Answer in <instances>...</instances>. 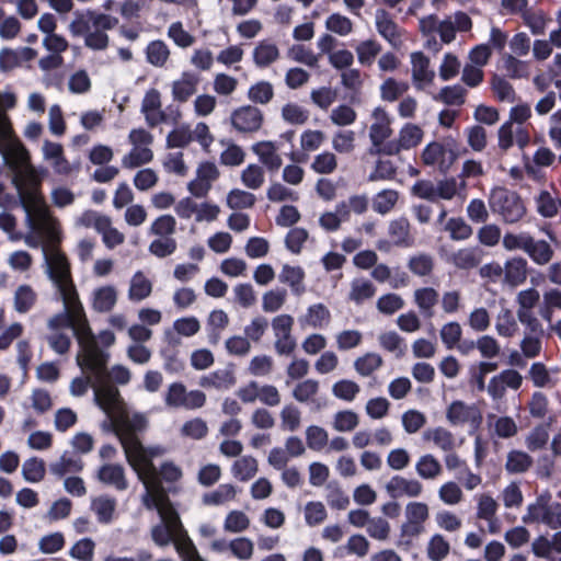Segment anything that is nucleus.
I'll return each mask as SVG.
<instances>
[{"instance_id": "9b49d317", "label": "nucleus", "mask_w": 561, "mask_h": 561, "mask_svg": "<svg viewBox=\"0 0 561 561\" xmlns=\"http://www.w3.org/2000/svg\"><path fill=\"white\" fill-rule=\"evenodd\" d=\"M206 403V394L201 390L187 391L182 382H173L164 392V404L168 409H201Z\"/></svg>"}, {"instance_id": "393cba45", "label": "nucleus", "mask_w": 561, "mask_h": 561, "mask_svg": "<svg viewBox=\"0 0 561 561\" xmlns=\"http://www.w3.org/2000/svg\"><path fill=\"white\" fill-rule=\"evenodd\" d=\"M43 159L47 161L55 173L68 175L72 172V167L65 156L61 144L45 139L42 145Z\"/></svg>"}, {"instance_id": "58836bf2", "label": "nucleus", "mask_w": 561, "mask_h": 561, "mask_svg": "<svg viewBox=\"0 0 561 561\" xmlns=\"http://www.w3.org/2000/svg\"><path fill=\"white\" fill-rule=\"evenodd\" d=\"M37 293L27 284L19 285L13 293V309L18 313H26L36 305Z\"/></svg>"}, {"instance_id": "a878e982", "label": "nucleus", "mask_w": 561, "mask_h": 561, "mask_svg": "<svg viewBox=\"0 0 561 561\" xmlns=\"http://www.w3.org/2000/svg\"><path fill=\"white\" fill-rule=\"evenodd\" d=\"M140 112L145 116L148 126L156 127L165 121L162 110L161 93L157 89H149L141 101Z\"/></svg>"}, {"instance_id": "ea45409f", "label": "nucleus", "mask_w": 561, "mask_h": 561, "mask_svg": "<svg viewBox=\"0 0 561 561\" xmlns=\"http://www.w3.org/2000/svg\"><path fill=\"white\" fill-rule=\"evenodd\" d=\"M259 471V461L253 456L247 455L238 458L231 466V474L241 482L253 479Z\"/></svg>"}, {"instance_id": "13d9d810", "label": "nucleus", "mask_w": 561, "mask_h": 561, "mask_svg": "<svg viewBox=\"0 0 561 561\" xmlns=\"http://www.w3.org/2000/svg\"><path fill=\"white\" fill-rule=\"evenodd\" d=\"M237 382L236 376L230 369L217 370L201 381L203 387H214L216 389H230Z\"/></svg>"}, {"instance_id": "423d86ee", "label": "nucleus", "mask_w": 561, "mask_h": 561, "mask_svg": "<svg viewBox=\"0 0 561 561\" xmlns=\"http://www.w3.org/2000/svg\"><path fill=\"white\" fill-rule=\"evenodd\" d=\"M148 426V417L140 412L129 413L125 409L111 422H104L103 428L113 432L118 438L124 451L139 442L138 432Z\"/></svg>"}, {"instance_id": "8fccbe9b", "label": "nucleus", "mask_w": 561, "mask_h": 561, "mask_svg": "<svg viewBox=\"0 0 561 561\" xmlns=\"http://www.w3.org/2000/svg\"><path fill=\"white\" fill-rule=\"evenodd\" d=\"M237 488L231 483L220 484L216 490L204 494L203 503L206 505H224L234 501Z\"/></svg>"}, {"instance_id": "052dcab7", "label": "nucleus", "mask_w": 561, "mask_h": 561, "mask_svg": "<svg viewBox=\"0 0 561 561\" xmlns=\"http://www.w3.org/2000/svg\"><path fill=\"white\" fill-rule=\"evenodd\" d=\"M355 51L357 60L362 66H371L381 51V45L376 39L370 38L360 42L355 47Z\"/></svg>"}, {"instance_id": "2eb2a0df", "label": "nucleus", "mask_w": 561, "mask_h": 561, "mask_svg": "<svg viewBox=\"0 0 561 561\" xmlns=\"http://www.w3.org/2000/svg\"><path fill=\"white\" fill-rule=\"evenodd\" d=\"M405 520L400 527L402 537H417L425 530L430 518V506L425 502L411 501L404 507Z\"/></svg>"}, {"instance_id": "ddd939ff", "label": "nucleus", "mask_w": 561, "mask_h": 561, "mask_svg": "<svg viewBox=\"0 0 561 561\" xmlns=\"http://www.w3.org/2000/svg\"><path fill=\"white\" fill-rule=\"evenodd\" d=\"M274 348L280 356H289L296 350L297 343L293 335L294 318L290 314H278L272 320Z\"/></svg>"}, {"instance_id": "6ab92c4d", "label": "nucleus", "mask_w": 561, "mask_h": 561, "mask_svg": "<svg viewBox=\"0 0 561 561\" xmlns=\"http://www.w3.org/2000/svg\"><path fill=\"white\" fill-rule=\"evenodd\" d=\"M263 113L252 105H243L236 108L230 115L232 127L242 134L257 131L263 125Z\"/></svg>"}, {"instance_id": "a18cd8bd", "label": "nucleus", "mask_w": 561, "mask_h": 561, "mask_svg": "<svg viewBox=\"0 0 561 561\" xmlns=\"http://www.w3.org/2000/svg\"><path fill=\"white\" fill-rule=\"evenodd\" d=\"M278 279L280 283L287 284L297 295L305 291V271L300 266L283 265Z\"/></svg>"}, {"instance_id": "774afa93", "label": "nucleus", "mask_w": 561, "mask_h": 561, "mask_svg": "<svg viewBox=\"0 0 561 561\" xmlns=\"http://www.w3.org/2000/svg\"><path fill=\"white\" fill-rule=\"evenodd\" d=\"M554 309L561 310V290L552 288L543 293L539 313L543 320L550 323Z\"/></svg>"}, {"instance_id": "c03bdc74", "label": "nucleus", "mask_w": 561, "mask_h": 561, "mask_svg": "<svg viewBox=\"0 0 561 561\" xmlns=\"http://www.w3.org/2000/svg\"><path fill=\"white\" fill-rule=\"evenodd\" d=\"M439 294L433 287H421L414 290L413 300L421 313L433 316L434 307L438 302Z\"/></svg>"}, {"instance_id": "f03ea898", "label": "nucleus", "mask_w": 561, "mask_h": 561, "mask_svg": "<svg viewBox=\"0 0 561 561\" xmlns=\"http://www.w3.org/2000/svg\"><path fill=\"white\" fill-rule=\"evenodd\" d=\"M46 325L48 332L45 340L58 355H66L70 351L71 337L66 330L71 329L80 346L77 354L79 367L92 369L100 376L108 354L99 346L90 328L84 307H64V312L51 316Z\"/></svg>"}, {"instance_id": "412c9836", "label": "nucleus", "mask_w": 561, "mask_h": 561, "mask_svg": "<svg viewBox=\"0 0 561 561\" xmlns=\"http://www.w3.org/2000/svg\"><path fill=\"white\" fill-rule=\"evenodd\" d=\"M411 79L417 91L433 84L435 71L431 67L430 58L422 51H413L410 55Z\"/></svg>"}, {"instance_id": "cd10ccee", "label": "nucleus", "mask_w": 561, "mask_h": 561, "mask_svg": "<svg viewBox=\"0 0 561 561\" xmlns=\"http://www.w3.org/2000/svg\"><path fill=\"white\" fill-rule=\"evenodd\" d=\"M252 152L257 157L259 161L270 172L279 170L283 165L282 156L278 152V146L271 140H261L251 146Z\"/></svg>"}, {"instance_id": "37998d69", "label": "nucleus", "mask_w": 561, "mask_h": 561, "mask_svg": "<svg viewBox=\"0 0 561 561\" xmlns=\"http://www.w3.org/2000/svg\"><path fill=\"white\" fill-rule=\"evenodd\" d=\"M527 278V261L523 257H513L504 265V279L512 286L523 284Z\"/></svg>"}, {"instance_id": "dca6fc26", "label": "nucleus", "mask_w": 561, "mask_h": 561, "mask_svg": "<svg viewBox=\"0 0 561 561\" xmlns=\"http://www.w3.org/2000/svg\"><path fill=\"white\" fill-rule=\"evenodd\" d=\"M446 419L453 426H469L476 430L482 422V414L477 405L457 400L447 408Z\"/></svg>"}, {"instance_id": "7ed1b4c3", "label": "nucleus", "mask_w": 561, "mask_h": 561, "mask_svg": "<svg viewBox=\"0 0 561 561\" xmlns=\"http://www.w3.org/2000/svg\"><path fill=\"white\" fill-rule=\"evenodd\" d=\"M0 153L12 171V184L18 192L27 221L34 222L36 218H43L49 207L41 191L43 176L31 163L28 150L16 137L2 145Z\"/></svg>"}, {"instance_id": "1a4fd4ad", "label": "nucleus", "mask_w": 561, "mask_h": 561, "mask_svg": "<svg viewBox=\"0 0 561 561\" xmlns=\"http://www.w3.org/2000/svg\"><path fill=\"white\" fill-rule=\"evenodd\" d=\"M128 142L131 146L129 152L122 158V167L125 169H136L148 164L153 160V135L145 128H133L128 134Z\"/></svg>"}, {"instance_id": "a19ab883", "label": "nucleus", "mask_w": 561, "mask_h": 561, "mask_svg": "<svg viewBox=\"0 0 561 561\" xmlns=\"http://www.w3.org/2000/svg\"><path fill=\"white\" fill-rule=\"evenodd\" d=\"M423 438L432 442L444 453L453 451L456 447V438L454 434L442 426L426 430L423 433Z\"/></svg>"}, {"instance_id": "864d4df0", "label": "nucleus", "mask_w": 561, "mask_h": 561, "mask_svg": "<svg viewBox=\"0 0 561 561\" xmlns=\"http://www.w3.org/2000/svg\"><path fill=\"white\" fill-rule=\"evenodd\" d=\"M526 254L538 265L548 264L553 257V250L545 240H535L531 238Z\"/></svg>"}, {"instance_id": "0e129e2a", "label": "nucleus", "mask_w": 561, "mask_h": 561, "mask_svg": "<svg viewBox=\"0 0 561 561\" xmlns=\"http://www.w3.org/2000/svg\"><path fill=\"white\" fill-rule=\"evenodd\" d=\"M306 443L310 450L322 451L329 444V433L319 425H310L306 428Z\"/></svg>"}, {"instance_id": "f3484780", "label": "nucleus", "mask_w": 561, "mask_h": 561, "mask_svg": "<svg viewBox=\"0 0 561 561\" xmlns=\"http://www.w3.org/2000/svg\"><path fill=\"white\" fill-rule=\"evenodd\" d=\"M219 175L220 171L214 162H202L196 169L195 178L187 183V191L196 198L206 197Z\"/></svg>"}, {"instance_id": "f257e3e1", "label": "nucleus", "mask_w": 561, "mask_h": 561, "mask_svg": "<svg viewBox=\"0 0 561 561\" xmlns=\"http://www.w3.org/2000/svg\"><path fill=\"white\" fill-rule=\"evenodd\" d=\"M27 228L24 243L30 248H41L48 278L54 285L58 298L64 307H83L77 287L73 283L70 264L66 255L58 249L61 241V228L57 217L50 209L45 215L28 222L24 218Z\"/></svg>"}, {"instance_id": "49530a36", "label": "nucleus", "mask_w": 561, "mask_h": 561, "mask_svg": "<svg viewBox=\"0 0 561 561\" xmlns=\"http://www.w3.org/2000/svg\"><path fill=\"white\" fill-rule=\"evenodd\" d=\"M176 224V219L173 215L163 214L151 221L147 232L151 237L174 238Z\"/></svg>"}, {"instance_id": "9d476101", "label": "nucleus", "mask_w": 561, "mask_h": 561, "mask_svg": "<svg viewBox=\"0 0 561 561\" xmlns=\"http://www.w3.org/2000/svg\"><path fill=\"white\" fill-rule=\"evenodd\" d=\"M489 205L494 213L508 224L517 222L525 214V207L519 196L503 187L492 190Z\"/></svg>"}, {"instance_id": "4468645a", "label": "nucleus", "mask_w": 561, "mask_h": 561, "mask_svg": "<svg viewBox=\"0 0 561 561\" xmlns=\"http://www.w3.org/2000/svg\"><path fill=\"white\" fill-rule=\"evenodd\" d=\"M424 138L423 128L414 123L403 124L396 138L383 146L382 153L388 156L399 154L401 151H408L416 148Z\"/></svg>"}, {"instance_id": "338daca9", "label": "nucleus", "mask_w": 561, "mask_h": 561, "mask_svg": "<svg viewBox=\"0 0 561 561\" xmlns=\"http://www.w3.org/2000/svg\"><path fill=\"white\" fill-rule=\"evenodd\" d=\"M45 462L37 457L28 458L22 465V476L27 482H41L45 477Z\"/></svg>"}, {"instance_id": "6e6d98bb", "label": "nucleus", "mask_w": 561, "mask_h": 561, "mask_svg": "<svg viewBox=\"0 0 561 561\" xmlns=\"http://www.w3.org/2000/svg\"><path fill=\"white\" fill-rule=\"evenodd\" d=\"M450 552V543L440 534H434L426 545V556L431 561H443Z\"/></svg>"}, {"instance_id": "f704fd0d", "label": "nucleus", "mask_w": 561, "mask_h": 561, "mask_svg": "<svg viewBox=\"0 0 561 561\" xmlns=\"http://www.w3.org/2000/svg\"><path fill=\"white\" fill-rule=\"evenodd\" d=\"M279 57L280 51L278 46L270 39L260 41L252 51V60L259 68L271 66L276 62Z\"/></svg>"}, {"instance_id": "5701e85b", "label": "nucleus", "mask_w": 561, "mask_h": 561, "mask_svg": "<svg viewBox=\"0 0 561 561\" xmlns=\"http://www.w3.org/2000/svg\"><path fill=\"white\" fill-rule=\"evenodd\" d=\"M523 383V376L515 369H504L493 376L486 391L493 400H501L506 393V389L518 390Z\"/></svg>"}, {"instance_id": "603ef678", "label": "nucleus", "mask_w": 561, "mask_h": 561, "mask_svg": "<svg viewBox=\"0 0 561 561\" xmlns=\"http://www.w3.org/2000/svg\"><path fill=\"white\" fill-rule=\"evenodd\" d=\"M241 183L249 190H260L265 183L263 167L256 163L248 164L240 174Z\"/></svg>"}, {"instance_id": "09e8293b", "label": "nucleus", "mask_w": 561, "mask_h": 561, "mask_svg": "<svg viewBox=\"0 0 561 561\" xmlns=\"http://www.w3.org/2000/svg\"><path fill=\"white\" fill-rule=\"evenodd\" d=\"M383 365L382 357L375 352H367L354 360V369L362 377H369Z\"/></svg>"}, {"instance_id": "de8ad7c7", "label": "nucleus", "mask_w": 561, "mask_h": 561, "mask_svg": "<svg viewBox=\"0 0 561 561\" xmlns=\"http://www.w3.org/2000/svg\"><path fill=\"white\" fill-rule=\"evenodd\" d=\"M91 510L100 523L108 524L115 514L116 500L108 495L96 496L91 502Z\"/></svg>"}, {"instance_id": "2f4dec72", "label": "nucleus", "mask_w": 561, "mask_h": 561, "mask_svg": "<svg viewBox=\"0 0 561 561\" xmlns=\"http://www.w3.org/2000/svg\"><path fill=\"white\" fill-rule=\"evenodd\" d=\"M331 322V312L323 304H314L308 307L306 313L299 318L302 329H323Z\"/></svg>"}, {"instance_id": "aec40b11", "label": "nucleus", "mask_w": 561, "mask_h": 561, "mask_svg": "<svg viewBox=\"0 0 561 561\" xmlns=\"http://www.w3.org/2000/svg\"><path fill=\"white\" fill-rule=\"evenodd\" d=\"M457 158V152L453 148L436 141L427 144L421 154L424 164L437 167L442 172L448 171Z\"/></svg>"}, {"instance_id": "4be33fe9", "label": "nucleus", "mask_w": 561, "mask_h": 561, "mask_svg": "<svg viewBox=\"0 0 561 561\" xmlns=\"http://www.w3.org/2000/svg\"><path fill=\"white\" fill-rule=\"evenodd\" d=\"M385 490L392 499L398 497H420L424 492L423 483L416 478L405 476H393L386 483Z\"/></svg>"}, {"instance_id": "bf43d9fd", "label": "nucleus", "mask_w": 561, "mask_h": 561, "mask_svg": "<svg viewBox=\"0 0 561 561\" xmlns=\"http://www.w3.org/2000/svg\"><path fill=\"white\" fill-rule=\"evenodd\" d=\"M378 343L385 351L394 354L396 357L403 356L405 352L404 339L396 331L382 332L378 335Z\"/></svg>"}, {"instance_id": "bb28decb", "label": "nucleus", "mask_w": 561, "mask_h": 561, "mask_svg": "<svg viewBox=\"0 0 561 561\" xmlns=\"http://www.w3.org/2000/svg\"><path fill=\"white\" fill-rule=\"evenodd\" d=\"M153 291V282L142 270L136 271L128 279L126 291L127 299L133 304H139L148 299Z\"/></svg>"}, {"instance_id": "b1692460", "label": "nucleus", "mask_w": 561, "mask_h": 561, "mask_svg": "<svg viewBox=\"0 0 561 561\" xmlns=\"http://www.w3.org/2000/svg\"><path fill=\"white\" fill-rule=\"evenodd\" d=\"M530 142L528 130L523 126H515L512 122H505L497 130V147L506 152L516 144L519 149H524Z\"/></svg>"}, {"instance_id": "473e14b6", "label": "nucleus", "mask_w": 561, "mask_h": 561, "mask_svg": "<svg viewBox=\"0 0 561 561\" xmlns=\"http://www.w3.org/2000/svg\"><path fill=\"white\" fill-rule=\"evenodd\" d=\"M414 470L416 476L425 481H434L443 474V465L433 454H422L417 457Z\"/></svg>"}, {"instance_id": "c756f323", "label": "nucleus", "mask_w": 561, "mask_h": 561, "mask_svg": "<svg viewBox=\"0 0 561 561\" xmlns=\"http://www.w3.org/2000/svg\"><path fill=\"white\" fill-rule=\"evenodd\" d=\"M37 56V51L31 47H22L12 49L4 47L0 50V71L10 72L23 65L25 61H31Z\"/></svg>"}, {"instance_id": "c85d7f7f", "label": "nucleus", "mask_w": 561, "mask_h": 561, "mask_svg": "<svg viewBox=\"0 0 561 561\" xmlns=\"http://www.w3.org/2000/svg\"><path fill=\"white\" fill-rule=\"evenodd\" d=\"M376 294L377 288L369 278L356 276L348 284L346 299L355 306H362L371 300Z\"/></svg>"}, {"instance_id": "c9c22d12", "label": "nucleus", "mask_w": 561, "mask_h": 561, "mask_svg": "<svg viewBox=\"0 0 561 561\" xmlns=\"http://www.w3.org/2000/svg\"><path fill=\"white\" fill-rule=\"evenodd\" d=\"M98 479L102 483L112 485L118 491H124L128 488L125 469L117 463H105L101 466L98 470Z\"/></svg>"}, {"instance_id": "39448f33", "label": "nucleus", "mask_w": 561, "mask_h": 561, "mask_svg": "<svg viewBox=\"0 0 561 561\" xmlns=\"http://www.w3.org/2000/svg\"><path fill=\"white\" fill-rule=\"evenodd\" d=\"M126 460L145 488V493L167 492L160 483L157 467L153 465V458L161 457L164 448L160 446L145 447L139 440L124 451Z\"/></svg>"}, {"instance_id": "69168bd1", "label": "nucleus", "mask_w": 561, "mask_h": 561, "mask_svg": "<svg viewBox=\"0 0 561 561\" xmlns=\"http://www.w3.org/2000/svg\"><path fill=\"white\" fill-rule=\"evenodd\" d=\"M167 35L180 48H188L195 43V36L184 28L181 21L172 22L168 27Z\"/></svg>"}, {"instance_id": "6e6552de", "label": "nucleus", "mask_w": 561, "mask_h": 561, "mask_svg": "<svg viewBox=\"0 0 561 561\" xmlns=\"http://www.w3.org/2000/svg\"><path fill=\"white\" fill-rule=\"evenodd\" d=\"M108 358L104 362L100 376L92 369H82L83 373H91L94 377V401L100 409L107 415L108 421H113L124 409L125 404L121 398L118 389L112 386L110 382H105V364Z\"/></svg>"}, {"instance_id": "4c0bfd02", "label": "nucleus", "mask_w": 561, "mask_h": 561, "mask_svg": "<svg viewBox=\"0 0 561 561\" xmlns=\"http://www.w3.org/2000/svg\"><path fill=\"white\" fill-rule=\"evenodd\" d=\"M146 60L156 68H164L170 59L171 49L162 39L151 41L146 49Z\"/></svg>"}, {"instance_id": "680f3d73", "label": "nucleus", "mask_w": 561, "mask_h": 561, "mask_svg": "<svg viewBox=\"0 0 561 561\" xmlns=\"http://www.w3.org/2000/svg\"><path fill=\"white\" fill-rule=\"evenodd\" d=\"M302 512L305 523L309 527H316L322 524L328 517L327 508L320 501L307 502L302 508Z\"/></svg>"}, {"instance_id": "0eeeda50", "label": "nucleus", "mask_w": 561, "mask_h": 561, "mask_svg": "<svg viewBox=\"0 0 561 561\" xmlns=\"http://www.w3.org/2000/svg\"><path fill=\"white\" fill-rule=\"evenodd\" d=\"M525 524H542L551 529L561 528V503L553 501L549 492L539 494L529 503L522 517Z\"/></svg>"}, {"instance_id": "79ce46f5", "label": "nucleus", "mask_w": 561, "mask_h": 561, "mask_svg": "<svg viewBox=\"0 0 561 561\" xmlns=\"http://www.w3.org/2000/svg\"><path fill=\"white\" fill-rule=\"evenodd\" d=\"M409 88L408 82L388 77L379 87L380 99L383 102L393 103L399 101L408 92Z\"/></svg>"}, {"instance_id": "72a5a7b5", "label": "nucleus", "mask_w": 561, "mask_h": 561, "mask_svg": "<svg viewBox=\"0 0 561 561\" xmlns=\"http://www.w3.org/2000/svg\"><path fill=\"white\" fill-rule=\"evenodd\" d=\"M199 79L191 71H184L172 83V96L174 101L186 102L197 91Z\"/></svg>"}, {"instance_id": "4d7b16f0", "label": "nucleus", "mask_w": 561, "mask_h": 561, "mask_svg": "<svg viewBox=\"0 0 561 561\" xmlns=\"http://www.w3.org/2000/svg\"><path fill=\"white\" fill-rule=\"evenodd\" d=\"M533 466V458L525 451L511 450L507 454L505 470L508 473H523Z\"/></svg>"}, {"instance_id": "3c124183", "label": "nucleus", "mask_w": 561, "mask_h": 561, "mask_svg": "<svg viewBox=\"0 0 561 561\" xmlns=\"http://www.w3.org/2000/svg\"><path fill=\"white\" fill-rule=\"evenodd\" d=\"M439 501L447 506L459 505L465 500L461 486L455 481H446L437 490Z\"/></svg>"}, {"instance_id": "5fc2aeb1", "label": "nucleus", "mask_w": 561, "mask_h": 561, "mask_svg": "<svg viewBox=\"0 0 561 561\" xmlns=\"http://www.w3.org/2000/svg\"><path fill=\"white\" fill-rule=\"evenodd\" d=\"M466 188V182L456 178H448L437 182L436 199L442 198L450 201L456 196H460Z\"/></svg>"}, {"instance_id": "e433bc0d", "label": "nucleus", "mask_w": 561, "mask_h": 561, "mask_svg": "<svg viewBox=\"0 0 561 561\" xmlns=\"http://www.w3.org/2000/svg\"><path fill=\"white\" fill-rule=\"evenodd\" d=\"M388 233L397 247L410 248L414 244V239L411 236L410 221L404 217L391 220L389 222Z\"/></svg>"}, {"instance_id": "f8f14e48", "label": "nucleus", "mask_w": 561, "mask_h": 561, "mask_svg": "<svg viewBox=\"0 0 561 561\" xmlns=\"http://www.w3.org/2000/svg\"><path fill=\"white\" fill-rule=\"evenodd\" d=\"M371 123L369 125L368 136L371 144V149L377 153H382L386 140L389 139L393 133L390 113L382 106H376L370 114Z\"/></svg>"}, {"instance_id": "20e7f679", "label": "nucleus", "mask_w": 561, "mask_h": 561, "mask_svg": "<svg viewBox=\"0 0 561 561\" xmlns=\"http://www.w3.org/2000/svg\"><path fill=\"white\" fill-rule=\"evenodd\" d=\"M141 502L147 510H156L160 516V524L154 525L150 531L151 539L158 547H167L172 542L182 561H204L167 492L144 493Z\"/></svg>"}, {"instance_id": "e2e57ef3", "label": "nucleus", "mask_w": 561, "mask_h": 561, "mask_svg": "<svg viewBox=\"0 0 561 561\" xmlns=\"http://www.w3.org/2000/svg\"><path fill=\"white\" fill-rule=\"evenodd\" d=\"M359 424V415L353 410H342L334 413L332 427L340 433L352 432Z\"/></svg>"}, {"instance_id": "a211bd4d", "label": "nucleus", "mask_w": 561, "mask_h": 561, "mask_svg": "<svg viewBox=\"0 0 561 561\" xmlns=\"http://www.w3.org/2000/svg\"><path fill=\"white\" fill-rule=\"evenodd\" d=\"M377 33L393 49H400L403 45L404 30L401 28L385 9H377L374 15Z\"/></svg>"}, {"instance_id": "7c9ffc66", "label": "nucleus", "mask_w": 561, "mask_h": 561, "mask_svg": "<svg viewBox=\"0 0 561 561\" xmlns=\"http://www.w3.org/2000/svg\"><path fill=\"white\" fill-rule=\"evenodd\" d=\"M118 301V290L114 285H103L91 293V308L98 313L111 312Z\"/></svg>"}]
</instances>
